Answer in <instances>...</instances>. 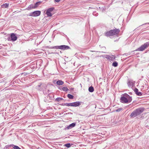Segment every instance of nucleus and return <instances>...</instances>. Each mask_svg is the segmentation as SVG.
<instances>
[{
    "instance_id": "6e6552de",
    "label": "nucleus",
    "mask_w": 149,
    "mask_h": 149,
    "mask_svg": "<svg viewBox=\"0 0 149 149\" xmlns=\"http://www.w3.org/2000/svg\"><path fill=\"white\" fill-rule=\"evenodd\" d=\"M57 47L59 49L64 50L68 49L69 48V47L68 46L65 45H61Z\"/></svg>"
},
{
    "instance_id": "0eeeda50",
    "label": "nucleus",
    "mask_w": 149,
    "mask_h": 149,
    "mask_svg": "<svg viewBox=\"0 0 149 149\" xmlns=\"http://www.w3.org/2000/svg\"><path fill=\"white\" fill-rule=\"evenodd\" d=\"M41 13L40 11H36L33 12L31 14V15L33 17H37L39 16Z\"/></svg>"
},
{
    "instance_id": "bb28decb",
    "label": "nucleus",
    "mask_w": 149,
    "mask_h": 149,
    "mask_svg": "<svg viewBox=\"0 0 149 149\" xmlns=\"http://www.w3.org/2000/svg\"><path fill=\"white\" fill-rule=\"evenodd\" d=\"M134 91L135 92V93H136H136H137V92H138V89L136 88L134 90Z\"/></svg>"
},
{
    "instance_id": "cd10ccee",
    "label": "nucleus",
    "mask_w": 149,
    "mask_h": 149,
    "mask_svg": "<svg viewBox=\"0 0 149 149\" xmlns=\"http://www.w3.org/2000/svg\"><path fill=\"white\" fill-rule=\"evenodd\" d=\"M136 94L139 96H141L142 95L141 93L140 92H138Z\"/></svg>"
},
{
    "instance_id": "f3484780",
    "label": "nucleus",
    "mask_w": 149,
    "mask_h": 149,
    "mask_svg": "<svg viewBox=\"0 0 149 149\" xmlns=\"http://www.w3.org/2000/svg\"><path fill=\"white\" fill-rule=\"evenodd\" d=\"M41 2H38L34 4L36 8H37L38 6L40 4Z\"/></svg>"
},
{
    "instance_id": "2eb2a0df",
    "label": "nucleus",
    "mask_w": 149,
    "mask_h": 149,
    "mask_svg": "<svg viewBox=\"0 0 149 149\" xmlns=\"http://www.w3.org/2000/svg\"><path fill=\"white\" fill-rule=\"evenodd\" d=\"M35 6L33 4H31L28 7V8L29 9H31V8H35Z\"/></svg>"
},
{
    "instance_id": "7ed1b4c3",
    "label": "nucleus",
    "mask_w": 149,
    "mask_h": 149,
    "mask_svg": "<svg viewBox=\"0 0 149 149\" xmlns=\"http://www.w3.org/2000/svg\"><path fill=\"white\" fill-rule=\"evenodd\" d=\"M119 32V29H116L113 30H111L106 32L105 33V35L106 36H112L118 34Z\"/></svg>"
},
{
    "instance_id": "9b49d317",
    "label": "nucleus",
    "mask_w": 149,
    "mask_h": 149,
    "mask_svg": "<svg viewBox=\"0 0 149 149\" xmlns=\"http://www.w3.org/2000/svg\"><path fill=\"white\" fill-rule=\"evenodd\" d=\"M76 125L75 123H73L70 124L69 126H68L67 128L68 129H71L72 128L74 127Z\"/></svg>"
},
{
    "instance_id": "dca6fc26",
    "label": "nucleus",
    "mask_w": 149,
    "mask_h": 149,
    "mask_svg": "<svg viewBox=\"0 0 149 149\" xmlns=\"http://www.w3.org/2000/svg\"><path fill=\"white\" fill-rule=\"evenodd\" d=\"M94 89L93 88L92 86L88 88V91L91 92H92L94 91Z\"/></svg>"
},
{
    "instance_id": "c85d7f7f",
    "label": "nucleus",
    "mask_w": 149,
    "mask_h": 149,
    "mask_svg": "<svg viewBox=\"0 0 149 149\" xmlns=\"http://www.w3.org/2000/svg\"><path fill=\"white\" fill-rule=\"evenodd\" d=\"M60 0H55V1L56 2H59Z\"/></svg>"
},
{
    "instance_id": "aec40b11",
    "label": "nucleus",
    "mask_w": 149,
    "mask_h": 149,
    "mask_svg": "<svg viewBox=\"0 0 149 149\" xmlns=\"http://www.w3.org/2000/svg\"><path fill=\"white\" fill-rule=\"evenodd\" d=\"M63 98L61 97H58L56 99V100L57 102H59L60 101L62 100Z\"/></svg>"
},
{
    "instance_id": "a878e982",
    "label": "nucleus",
    "mask_w": 149,
    "mask_h": 149,
    "mask_svg": "<svg viewBox=\"0 0 149 149\" xmlns=\"http://www.w3.org/2000/svg\"><path fill=\"white\" fill-rule=\"evenodd\" d=\"M71 103H66L64 104V105L67 106H71Z\"/></svg>"
},
{
    "instance_id": "393cba45",
    "label": "nucleus",
    "mask_w": 149,
    "mask_h": 149,
    "mask_svg": "<svg viewBox=\"0 0 149 149\" xmlns=\"http://www.w3.org/2000/svg\"><path fill=\"white\" fill-rule=\"evenodd\" d=\"M122 110H123V108H118V109L116 110V112H119V111H121Z\"/></svg>"
},
{
    "instance_id": "412c9836",
    "label": "nucleus",
    "mask_w": 149,
    "mask_h": 149,
    "mask_svg": "<svg viewBox=\"0 0 149 149\" xmlns=\"http://www.w3.org/2000/svg\"><path fill=\"white\" fill-rule=\"evenodd\" d=\"M112 65L114 67H116L118 65V63L116 62H113L112 64Z\"/></svg>"
},
{
    "instance_id": "ddd939ff",
    "label": "nucleus",
    "mask_w": 149,
    "mask_h": 149,
    "mask_svg": "<svg viewBox=\"0 0 149 149\" xmlns=\"http://www.w3.org/2000/svg\"><path fill=\"white\" fill-rule=\"evenodd\" d=\"M56 84L58 85H62L64 84V82L61 80H58L57 81Z\"/></svg>"
},
{
    "instance_id": "f03ea898",
    "label": "nucleus",
    "mask_w": 149,
    "mask_h": 149,
    "mask_svg": "<svg viewBox=\"0 0 149 149\" xmlns=\"http://www.w3.org/2000/svg\"><path fill=\"white\" fill-rule=\"evenodd\" d=\"M144 110V108H139L133 111L130 116L131 117H135L141 114Z\"/></svg>"
},
{
    "instance_id": "39448f33",
    "label": "nucleus",
    "mask_w": 149,
    "mask_h": 149,
    "mask_svg": "<svg viewBox=\"0 0 149 149\" xmlns=\"http://www.w3.org/2000/svg\"><path fill=\"white\" fill-rule=\"evenodd\" d=\"M104 57L112 61H114L115 58V56L112 55H106L104 56Z\"/></svg>"
},
{
    "instance_id": "4be33fe9",
    "label": "nucleus",
    "mask_w": 149,
    "mask_h": 149,
    "mask_svg": "<svg viewBox=\"0 0 149 149\" xmlns=\"http://www.w3.org/2000/svg\"><path fill=\"white\" fill-rule=\"evenodd\" d=\"M64 146L67 147V148H69L71 146V145L70 143H67V144H65Z\"/></svg>"
},
{
    "instance_id": "1a4fd4ad",
    "label": "nucleus",
    "mask_w": 149,
    "mask_h": 149,
    "mask_svg": "<svg viewBox=\"0 0 149 149\" xmlns=\"http://www.w3.org/2000/svg\"><path fill=\"white\" fill-rule=\"evenodd\" d=\"M71 107H77L80 105L81 103L79 102H75L71 103Z\"/></svg>"
},
{
    "instance_id": "a211bd4d",
    "label": "nucleus",
    "mask_w": 149,
    "mask_h": 149,
    "mask_svg": "<svg viewBox=\"0 0 149 149\" xmlns=\"http://www.w3.org/2000/svg\"><path fill=\"white\" fill-rule=\"evenodd\" d=\"M62 89L64 91H67L69 90L66 87H63L62 88Z\"/></svg>"
},
{
    "instance_id": "f8f14e48",
    "label": "nucleus",
    "mask_w": 149,
    "mask_h": 149,
    "mask_svg": "<svg viewBox=\"0 0 149 149\" xmlns=\"http://www.w3.org/2000/svg\"><path fill=\"white\" fill-rule=\"evenodd\" d=\"M127 84L129 86L131 87L133 86L134 85V83L132 81L129 80L127 83Z\"/></svg>"
},
{
    "instance_id": "6ab92c4d",
    "label": "nucleus",
    "mask_w": 149,
    "mask_h": 149,
    "mask_svg": "<svg viewBox=\"0 0 149 149\" xmlns=\"http://www.w3.org/2000/svg\"><path fill=\"white\" fill-rule=\"evenodd\" d=\"M67 96L70 99H72L74 97L73 96L70 94H68Z\"/></svg>"
},
{
    "instance_id": "5701e85b",
    "label": "nucleus",
    "mask_w": 149,
    "mask_h": 149,
    "mask_svg": "<svg viewBox=\"0 0 149 149\" xmlns=\"http://www.w3.org/2000/svg\"><path fill=\"white\" fill-rule=\"evenodd\" d=\"M42 86V84H40V85H38L37 86V87H36L39 90H41L42 89V88H39V87H40L41 86Z\"/></svg>"
},
{
    "instance_id": "f257e3e1",
    "label": "nucleus",
    "mask_w": 149,
    "mask_h": 149,
    "mask_svg": "<svg viewBox=\"0 0 149 149\" xmlns=\"http://www.w3.org/2000/svg\"><path fill=\"white\" fill-rule=\"evenodd\" d=\"M132 100L131 97L126 93L122 95L120 98L121 102L125 103L130 102L132 101Z\"/></svg>"
},
{
    "instance_id": "4468645a",
    "label": "nucleus",
    "mask_w": 149,
    "mask_h": 149,
    "mask_svg": "<svg viewBox=\"0 0 149 149\" xmlns=\"http://www.w3.org/2000/svg\"><path fill=\"white\" fill-rule=\"evenodd\" d=\"M9 5V4L8 3H5L3 4L1 6L3 8H6L8 7Z\"/></svg>"
},
{
    "instance_id": "20e7f679",
    "label": "nucleus",
    "mask_w": 149,
    "mask_h": 149,
    "mask_svg": "<svg viewBox=\"0 0 149 149\" xmlns=\"http://www.w3.org/2000/svg\"><path fill=\"white\" fill-rule=\"evenodd\" d=\"M149 46V42H146L143 45H142L140 47L137 49L136 51H142L145 50L147 47Z\"/></svg>"
},
{
    "instance_id": "423d86ee",
    "label": "nucleus",
    "mask_w": 149,
    "mask_h": 149,
    "mask_svg": "<svg viewBox=\"0 0 149 149\" xmlns=\"http://www.w3.org/2000/svg\"><path fill=\"white\" fill-rule=\"evenodd\" d=\"M53 8H48L47 10L46 14L48 17H51L52 15L51 12L53 11L54 10Z\"/></svg>"
},
{
    "instance_id": "b1692460",
    "label": "nucleus",
    "mask_w": 149,
    "mask_h": 149,
    "mask_svg": "<svg viewBox=\"0 0 149 149\" xmlns=\"http://www.w3.org/2000/svg\"><path fill=\"white\" fill-rule=\"evenodd\" d=\"M13 148L14 149H21V148H19L18 146H14Z\"/></svg>"
},
{
    "instance_id": "9d476101",
    "label": "nucleus",
    "mask_w": 149,
    "mask_h": 149,
    "mask_svg": "<svg viewBox=\"0 0 149 149\" xmlns=\"http://www.w3.org/2000/svg\"><path fill=\"white\" fill-rule=\"evenodd\" d=\"M10 37L11 40L13 41H15L17 40V38L15 34L14 33H12L11 34Z\"/></svg>"
}]
</instances>
